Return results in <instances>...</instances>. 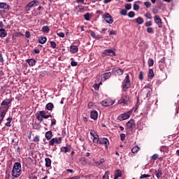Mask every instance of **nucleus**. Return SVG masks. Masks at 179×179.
Returning <instances> with one entry per match:
<instances>
[{"label":"nucleus","instance_id":"obj_1","mask_svg":"<svg viewBox=\"0 0 179 179\" xmlns=\"http://www.w3.org/2000/svg\"><path fill=\"white\" fill-rule=\"evenodd\" d=\"M22 174V164L20 162H15L12 170V176L14 178H18Z\"/></svg>","mask_w":179,"mask_h":179},{"label":"nucleus","instance_id":"obj_2","mask_svg":"<svg viewBox=\"0 0 179 179\" xmlns=\"http://www.w3.org/2000/svg\"><path fill=\"white\" fill-rule=\"evenodd\" d=\"M122 87L123 92H127L128 89L131 87V80L129 79V75L127 74L123 82L122 83Z\"/></svg>","mask_w":179,"mask_h":179},{"label":"nucleus","instance_id":"obj_3","mask_svg":"<svg viewBox=\"0 0 179 179\" xmlns=\"http://www.w3.org/2000/svg\"><path fill=\"white\" fill-rule=\"evenodd\" d=\"M36 120H38L39 122H43V118H45V120L50 118V116L47 115V112H45V110H41L39 113H36Z\"/></svg>","mask_w":179,"mask_h":179},{"label":"nucleus","instance_id":"obj_4","mask_svg":"<svg viewBox=\"0 0 179 179\" xmlns=\"http://www.w3.org/2000/svg\"><path fill=\"white\" fill-rule=\"evenodd\" d=\"M40 5V1L37 0H34L29 2L26 6H25V10L27 14H29V12L31 10V8H34L36 6H38Z\"/></svg>","mask_w":179,"mask_h":179},{"label":"nucleus","instance_id":"obj_5","mask_svg":"<svg viewBox=\"0 0 179 179\" xmlns=\"http://www.w3.org/2000/svg\"><path fill=\"white\" fill-rule=\"evenodd\" d=\"M6 113H8V106L0 107V125L2 124V121H3V119L5 118Z\"/></svg>","mask_w":179,"mask_h":179},{"label":"nucleus","instance_id":"obj_6","mask_svg":"<svg viewBox=\"0 0 179 179\" xmlns=\"http://www.w3.org/2000/svg\"><path fill=\"white\" fill-rule=\"evenodd\" d=\"M102 17L104 19L105 22H106V23H108L109 24H113V23L114 22V19H113V17L108 13H105L102 15Z\"/></svg>","mask_w":179,"mask_h":179},{"label":"nucleus","instance_id":"obj_7","mask_svg":"<svg viewBox=\"0 0 179 179\" xmlns=\"http://www.w3.org/2000/svg\"><path fill=\"white\" fill-rule=\"evenodd\" d=\"M135 128V120L133 119L130 120L129 122H127V132H132L134 129Z\"/></svg>","mask_w":179,"mask_h":179},{"label":"nucleus","instance_id":"obj_8","mask_svg":"<svg viewBox=\"0 0 179 179\" xmlns=\"http://www.w3.org/2000/svg\"><path fill=\"white\" fill-rule=\"evenodd\" d=\"M62 143V137H55L52 138L50 141H49L50 146H54V144L59 145Z\"/></svg>","mask_w":179,"mask_h":179},{"label":"nucleus","instance_id":"obj_9","mask_svg":"<svg viewBox=\"0 0 179 179\" xmlns=\"http://www.w3.org/2000/svg\"><path fill=\"white\" fill-rule=\"evenodd\" d=\"M13 100H15L13 98L4 99L1 103V106H3L1 107H8V110H9V105L11 104Z\"/></svg>","mask_w":179,"mask_h":179},{"label":"nucleus","instance_id":"obj_10","mask_svg":"<svg viewBox=\"0 0 179 179\" xmlns=\"http://www.w3.org/2000/svg\"><path fill=\"white\" fill-rule=\"evenodd\" d=\"M115 101L111 100L110 99H107L101 102V104L103 106V107H110V106H113Z\"/></svg>","mask_w":179,"mask_h":179},{"label":"nucleus","instance_id":"obj_11","mask_svg":"<svg viewBox=\"0 0 179 179\" xmlns=\"http://www.w3.org/2000/svg\"><path fill=\"white\" fill-rule=\"evenodd\" d=\"M99 145H103L105 146L106 149H108L110 141H108V138H99Z\"/></svg>","mask_w":179,"mask_h":179},{"label":"nucleus","instance_id":"obj_12","mask_svg":"<svg viewBox=\"0 0 179 179\" xmlns=\"http://www.w3.org/2000/svg\"><path fill=\"white\" fill-rule=\"evenodd\" d=\"M118 104H128L129 103V96L128 95H124L118 101Z\"/></svg>","mask_w":179,"mask_h":179},{"label":"nucleus","instance_id":"obj_13","mask_svg":"<svg viewBox=\"0 0 179 179\" xmlns=\"http://www.w3.org/2000/svg\"><path fill=\"white\" fill-rule=\"evenodd\" d=\"M130 117L131 115L129 114V113H124L120 115L117 117V119L119 120V121H124V120H128V118H129Z\"/></svg>","mask_w":179,"mask_h":179},{"label":"nucleus","instance_id":"obj_14","mask_svg":"<svg viewBox=\"0 0 179 179\" xmlns=\"http://www.w3.org/2000/svg\"><path fill=\"white\" fill-rule=\"evenodd\" d=\"M112 72L114 75H118V76H121V75L124 74V70L120 68H113Z\"/></svg>","mask_w":179,"mask_h":179},{"label":"nucleus","instance_id":"obj_15","mask_svg":"<svg viewBox=\"0 0 179 179\" xmlns=\"http://www.w3.org/2000/svg\"><path fill=\"white\" fill-rule=\"evenodd\" d=\"M103 55H110V57L115 56V52L113 49L105 50L103 52Z\"/></svg>","mask_w":179,"mask_h":179},{"label":"nucleus","instance_id":"obj_16","mask_svg":"<svg viewBox=\"0 0 179 179\" xmlns=\"http://www.w3.org/2000/svg\"><path fill=\"white\" fill-rule=\"evenodd\" d=\"M154 20L157 24H158V27L161 28L163 26V22H162V19L159 15H155L154 17Z\"/></svg>","mask_w":179,"mask_h":179},{"label":"nucleus","instance_id":"obj_17","mask_svg":"<svg viewBox=\"0 0 179 179\" xmlns=\"http://www.w3.org/2000/svg\"><path fill=\"white\" fill-rule=\"evenodd\" d=\"M72 150V146L71 145H67L66 147H62L60 148V152L62 153H67Z\"/></svg>","mask_w":179,"mask_h":179},{"label":"nucleus","instance_id":"obj_18","mask_svg":"<svg viewBox=\"0 0 179 179\" xmlns=\"http://www.w3.org/2000/svg\"><path fill=\"white\" fill-rule=\"evenodd\" d=\"M154 174L156 176L157 179H160L162 178V176H163V171L161 169H155Z\"/></svg>","mask_w":179,"mask_h":179},{"label":"nucleus","instance_id":"obj_19","mask_svg":"<svg viewBox=\"0 0 179 179\" xmlns=\"http://www.w3.org/2000/svg\"><path fill=\"white\" fill-rule=\"evenodd\" d=\"M0 9H4L6 10H9L10 9V6L5 2H0Z\"/></svg>","mask_w":179,"mask_h":179},{"label":"nucleus","instance_id":"obj_20","mask_svg":"<svg viewBox=\"0 0 179 179\" xmlns=\"http://www.w3.org/2000/svg\"><path fill=\"white\" fill-rule=\"evenodd\" d=\"M152 93H153V90L150 87L145 88V94H146V99L149 100L150 99V96H152Z\"/></svg>","mask_w":179,"mask_h":179},{"label":"nucleus","instance_id":"obj_21","mask_svg":"<svg viewBox=\"0 0 179 179\" xmlns=\"http://www.w3.org/2000/svg\"><path fill=\"white\" fill-rule=\"evenodd\" d=\"M27 64H28L29 66H35L36 64H37V61L34 59H27Z\"/></svg>","mask_w":179,"mask_h":179},{"label":"nucleus","instance_id":"obj_22","mask_svg":"<svg viewBox=\"0 0 179 179\" xmlns=\"http://www.w3.org/2000/svg\"><path fill=\"white\" fill-rule=\"evenodd\" d=\"M52 131H48L45 134V139H47L48 141H50L51 139H52Z\"/></svg>","mask_w":179,"mask_h":179},{"label":"nucleus","instance_id":"obj_23","mask_svg":"<svg viewBox=\"0 0 179 179\" xmlns=\"http://www.w3.org/2000/svg\"><path fill=\"white\" fill-rule=\"evenodd\" d=\"M90 117L92 120H97V117H99V113H97V111L96 110H92L91 112V115H90Z\"/></svg>","mask_w":179,"mask_h":179},{"label":"nucleus","instance_id":"obj_24","mask_svg":"<svg viewBox=\"0 0 179 179\" xmlns=\"http://www.w3.org/2000/svg\"><path fill=\"white\" fill-rule=\"evenodd\" d=\"M6 36H8V32H6V30L3 28L0 29V37H1V38H3Z\"/></svg>","mask_w":179,"mask_h":179},{"label":"nucleus","instance_id":"obj_25","mask_svg":"<svg viewBox=\"0 0 179 179\" xmlns=\"http://www.w3.org/2000/svg\"><path fill=\"white\" fill-rule=\"evenodd\" d=\"M111 72L105 73L102 75L101 79L102 80H107L108 78H110Z\"/></svg>","mask_w":179,"mask_h":179},{"label":"nucleus","instance_id":"obj_26","mask_svg":"<svg viewBox=\"0 0 179 179\" xmlns=\"http://www.w3.org/2000/svg\"><path fill=\"white\" fill-rule=\"evenodd\" d=\"M39 44H45L47 43V37L40 36L38 39Z\"/></svg>","mask_w":179,"mask_h":179},{"label":"nucleus","instance_id":"obj_27","mask_svg":"<svg viewBox=\"0 0 179 179\" xmlns=\"http://www.w3.org/2000/svg\"><path fill=\"white\" fill-rule=\"evenodd\" d=\"M45 109L48 110V111H52L54 110V103L50 102L46 104Z\"/></svg>","mask_w":179,"mask_h":179},{"label":"nucleus","instance_id":"obj_28","mask_svg":"<svg viewBox=\"0 0 179 179\" xmlns=\"http://www.w3.org/2000/svg\"><path fill=\"white\" fill-rule=\"evenodd\" d=\"M70 51L72 54H75L79 51V48H78V46L76 45H71L70 47Z\"/></svg>","mask_w":179,"mask_h":179},{"label":"nucleus","instance_id":"obj_29","mask_svg":"<svg viewBox=\"0 0 179 179\" xmlns=\"http://www.w3.org/2000/svg\"><path fill=\"white\" fill-rule=\"evenodd\" d=\"M122 176V172H121V170L117 169L116 170L115 173V178L114 179H118L119 177H121Z\"/></svg>","mask_w":179,"mask_h":179},{"label":"nucleus","instance_id":"obj_30","mask_svg":"<svg viewBox=\"0 0 179 179\" xmlns=\"http://www.w3.org/2000/svg\"><path fill=\"white\" fill-rule=\"evenodd\" d=\"M148 78H150L151 79L155 77V73L153 72V69H150L148 71Z\"/></svg>","mask_w":179,"mask_h":179},{"label":"nucleus","instance_id":"obj_31","mask_svg":"<svg viewBox=\"0 0 179 179\" xmlns=\"http://www.w3.org/2000/svg\"><path fill=\"white\" fill-rule=\"evenodd\" d=\"M45 166L46 167H51V159L45 158Z\"/></svg>","mask_w":179,"mask_h":179},{"label":"nucleus","instance_id":"obj_32","mask_svg":"<svg viewBox=\"0 0 179 179\" xmlns=\"http://www.w3.org/2000/svg\"><path fill=\"white\" fill-rule=\"evenodd\" d=\"M136 22L138 24H143V18L138 17L136 19Z\"/></svg>","mask_w":179,"mask_h":179},{"label":"nucleus","instance_id":"obj_33","mask_svg":"<svg viewBox=\"0 0 179 179\" xmlns=\"http://www.w3.org/2000/svg\"><path fill=\"white\" fill-rule=\"evenodd\" d=\"M32 16H40L41 15V12H37L36 9H34L31 12Z\"/></svg>","mask_w":179,"mask_h":179},{"label":"nucleus","instance_id":"obj_34","mask_svg":"<svg viewBox=\"0 0 179 179\" xmlns=\"http://www.w3.org/2000/svg\"><path fill=\"white\" fill-rule=\"evenodd\" d=\"M42 31L43 33H50V27L44 26L42 27Z\"/></svg>","mask_w":179,"mask_h":179},{"label":"nucleus","instance_id":"obj_35","mask_svg":"<svg viewBox=\"0 0 179 179\" xmlns=\"http://www.w3.org/2000/svg\"><path fill=\"white\" fill-rule=\"evenodd\" d=\"M12 117H8L7 118V122L5 124L6 127H12V124H10V122H12Z\"/></svg>","mask_w":179,"mask_h":179},{"label":"nucleus","instance_id":"obj_36","mask_svg":"<svg viewBox=\"0 0 179 179\" xmlns=\"http://www.w3.org/2000/svg\"><path fill=\"white\" fill-rule=\"evenodd\" d=\"M148 66H153V65H155V60H153V59H149L148 60Z\"/></svg>","mask_w":179,"mask_h":179},{"label":"nucleus","instance_id":"obj_37","mask_svg":"<svg viewBox=\"0 0 179 179\" xmlns=\"http://www.w3.org/2000/svg\"><path fill=\"white\" fill-rule=\"evenodd\" d=\"M96 166H100L104 163V159H101L99 161H94Z\"/></svg>","mask_w":179,"mask_h":179},{"label":"nucleus","instance_id":"obj_38","mask_svg":"<svg viewBox=\"0 0 179 179\" xmlns=\"http://www.w3.org/2000/svg\"><path fill=\"white\" fill-rule=\"evenodd\" d=\"M84 19L85 20H87V22H89L90 20V13H87L84 15Z\"/></svg>","mask_w":179,"mask_h":179},{"label":"nucleus","instance_id":"obj_39","mask_svg":"<svg viewBox=\"0 0 179 179\" xmlns=\"http://www.w3.org/2000/svg\"><path fill=\"white\" fill-rule=\"evenodd\" d=\"M139 151V147H138V145L134 146L132 149H131V152L133 153H138V152Z\"/></svg>","mask_w":179,"mask_h":179},{"label":"nucleus","instance_id":"obj_40","mask_svg":"<svg viewBox=\"0 0 179 179\" xmlns=\"http://www.w3.org/2000/svg\"><path fill=\"white\" fill-rule=\"evenodd\" d=\"M33 141L35 142L36 143H38V142H40V136H35L34 137Z\"/></svg>","mask_w":179,"mask_h":179},{"label":"nucleus","instance_id":"obj_41","mask_svg":"<svg viewBox=\"0 0 179 179\" xmlns=\"http://www.w3.org/2000/svg\"><path fill=\"white\" fill-rule=\"evenodd\" d=\"M157 159H159V155H158V154H154V155L151 157V160H157Z\"/></svg>","mask_w":179,"mask_h":179},{"label":"nucleus","instance_id":"obj_42","mask_svg":"<svg viewBox=\"0 0 179 179\" xmlns=\"http://www.w3.org/2000/svg\"><path fill=\"white\" fill-rule=\"evenodd\" d=\"M78 12H84L85 10V8H83V7L82 6H78L77 8H76Z\"/></svg>","mask_w":179,"mask_h":179},{"label":"nucleus","instance_id":"obj_43","mask_svg":"<svg viewBox=\"0 0 179 179\" xmlns=\"http://www.w3.org/2000/svg\"><path fill=\"white\" fill-rule=\"evenodd\" d=\"M128 16H129L130 18L135 17V12H134V11H130V12L128 13Z\"/></svg>","mask_w":179,"mask_h":179},{"label":"nucleus","instance_id":"obj_44","mask_svg":"<svg viewBox=\"0 0 179 179\" xmlns=\"http://www.w3.org/2000/svg\"><path fill=\"white\" fill-rule=\"evenodd\" d=\"M108 176H110V172L106 171L104 174V176H103V179H110L108 178Z\"/></svg>","mask_w":179,"mask_h":179},{"label":"nucleus","instance_id":"obj_45","mask_svg":"<svg viewBox=\"0 0 179 179\" xmlns=\"http://www.w3.org/2000/svg\"><path fill=\"white\" fill-rule=\"evenodd\" d=\"M127 11L125 9H122L120 10V15H122L123 16H127Z\"/></svg>","mask_w":179,"mask_h":179},{"label":"nucleus","instance_id":"obj_46","mask_svg":"<svg viewBox=\"0 0 179 179\" xmlns=\"http://www.w3.org/2000/svg\"><path fill=\"white\" fill-rule=\"evenodd\" d=\"M50 43L52 48H57V43L55 41H50Z\"/></svg>","mask_w":179,"mask_h":179},{"label":"nucleus","instance_id":"obj_47","mask_svg":"<svg viewBox=\"0 0 179 179\" xmlns=\"http://www.w3.org/2000/svg\"><path fill=\"white\" fill-rule=\"evenodd\" d=\"M131 8H132V6L131 5V3H127L125 5L126 10H131Z\"/></svg>","mask_w":179,"mask_h":179},{"label":"nucleus","instance_id":"obj_48","mask_svg":"<svg viewBox=\"0 0 179 179\" xmlns=\"http://www.w3.org/2000/svg\"><path fill=\"white\" fill-rule=\"evenodd\" d=\"M144 5L146 8H150L152 6V3L150 1L144 2Z\"/></svg>","mask_w":179,"mask_h":179},{"label":"nucleus","instance_id":"obj_49","mask_svg":"<svg viewBox=\"0 0 179 179\" xmlns=\"http://www.w3.org/2000/svg\"><path fill=\"white\" fill-rule=\"evenodd\" d=\"M149 177H150L149 174H143L140 176V179L148 178Z\"/></svg>","mask_w":179,"mask_h":179},{"label":"nucleus","instance_id":"obj_50","mask_svg":"<svg viewBox=\"0 0 179 179\" xmlns=\"http://www.w3.org/2000/svg\"><path fill=\"white\" fill-rule=\"evenodd\" d=\"M133 8L134 10H139V5L136 4V3H134Z\"/></svg>","mask_w":179,"mask_h":179},{"label":"nucleus","instance_id":"obj_51","mask_svg":"<svg viewBox=\"0 0 179 179\" xmlns=\"http://www.w3.org/2000/svg\"><path fill=\"white\" fill-rule=\"evenodd\" d=\"M57 36L59 37H62V38H64L65 37V34L64 32H59L57 34Z\"/></svg>","mask_w":179,"mask_h":179},{"label":"nucleus","instance_id":"obj_52","mask_svg":"<svg viewBox=\"0 0 179 179\" xmlns=\"http://www.w3.org/2000/svg\"><path fill=\"white\" fill-rule=\"evenodd\" d=\"M147 31H148V33H150V34H153V33H155V31L153 30V28H152V27H148V28L147 29Z\"/></svg>","mask_w":179,"mask_h":179},{"label":"nucleus","instance_id":"obj_53","mask_svg":"<svg viewBox=\"0 0 179 179\" xmlns=\"http://www.w3.org/2000/svg\"><path fill=\"white\" fill-rule=\"evenodd\" d=\"M138 78L140 79V80H143V71L140 72Z\"/></svg>","mask_w":179,"mask_h":179},{"label":"nucleus","instance_id":"obj_54","mask_svg":"<svg viewBox=\"0 0 179 179\" xmlns=\"http://www.w3.org/2000/svg\"><path fill=\"white\" fill-rule=\"evenodd\" d=\"M145 17H146L147 19H152V15L150 14V13H147L145 15Z\"/></svg>","mask_w":179,"mask_h":179},{"label":"nucleus","instance_id":"obj_55","mask_svg":"<svg viewBox=\"0 0 179 179\" xmlns=\"http://www.w3.org/2000/svg\"><path fill=\"white\" fill-rule=\"evenodd\" d=\"M152 22H150V21H148L147 22H145V27H150V26H152Z\"/></svg>","mask_w":179,"mask_h":179},{"label":"nucleus","instance_id":"obj_56","mask_svg":"<svg viewBox=\"0 0 179 179\" xmlns=\"http://www.w3.org/2000/svg\"><path fill=\"white\" fill-rule=\"evenodd\" d=\"M36 10L38 12H43V10H44V8H43V6H39L37 8H36Z\"/></svg>","mask_w":179,"mask_h":179},{"label":"nucleus","instance_id":"obj_57","mask_svg":"<svg viewBox=\"0 0 179 179\" xmlns=\"http://www.w3.org/2000/svg\"><path fill=\"white\" fill-rule=\"evenodd\" d=\"M90 36H92L93 38H96V37L97 35L96 34V33H95L94 31H90Z\"/></svg>","mask_w":179,"mask_h":179},{"label":"nucleus","instance_id":"obj_58","mask_svg":"<svg viewBox=\"0 0 179 179\" xmlns=\"http://www.w3.org/2000/svg\"><path fill=\"white\" fill-rule=\"evenodd\" d=\"M31 34H30V32L29 31H27L25 32V37H27V38H30Z\"/></svg>","mask_w":179,"mask_h":179},{"label":"nucleus","instance_id":"obj_59","mask_svg":"<svg viewBox=\"0 0 179 179\" xmlns=\"http://www.w3.org/2000/svg\"><path fill=\"white\" fill-rule=\"evenodd\" d=\"M71 66H78V62H76L75 61H71Z\"/></svg>","mask_w":179,"mask_h":179},{"label":"nucleus","instance_id":"obj_60","mask_svg":"<svg viewBox=\"0 0 179 179\" xmlns=\"http://www.w3.org/2000/svg\"><path fill=\"white\" fill-rule=\"evenodd\" d=\"M125 134H120V140L124 141V140L125 139Z\"/></svg>","mask_w":179,"mask_h":179},{"label":"nucleus","instance_id":"obj_61","mask_svg":"<svg viewBox=\"0 0 179 179\" xmlns=\"http://www.w3.org/2000/svg\"><path fill=\"white\" fill-rule=\"evenodd\" d=\"M159 13V10L157 8H152V13L153 15H157Z\"/></svg>","mask_w":179,"mask_h":179},{"label":"nucleus","instance_id":"obj_62","mask_svg":"<svg viewBox=\"0 0 179 179\" xmlns=\"http://www.w3.org/2000/svg\"><path fill=\"white\" fill-rule=\"evenodd\" d=\"M92 142H93V143H100V138L93 139Z\"/></svg>","mask_w":179,"mask_h":179},{"label":"nucleus","instance_id":"obj_63","mask_svg":"<svg viewBox=\"0 0 179 179\" xmlns=\"http://www.w3.org/2000/svg\"><path fill=\"white\" fill-rule=\"evenodd\" d=\"M110 36L114 34L115 36H116L117 34V31H114V30H111L109 33Z\"/></svg>","mask_w":179,"mask_h":179},{"label":"nucleus","instance_id":"obj_64","mask_svg":"<svg viewBox=\"0 0 179 179\" xmlns=\"http://www.w3.org/2000/svg\"><path fill=\"white\" fill-rule=\"evenodd\" d=\"M90 134L91 136H94L96 135V131L91 130Z\"/></svg>","mask_w":179,"mask_h":179}]
</instances>
